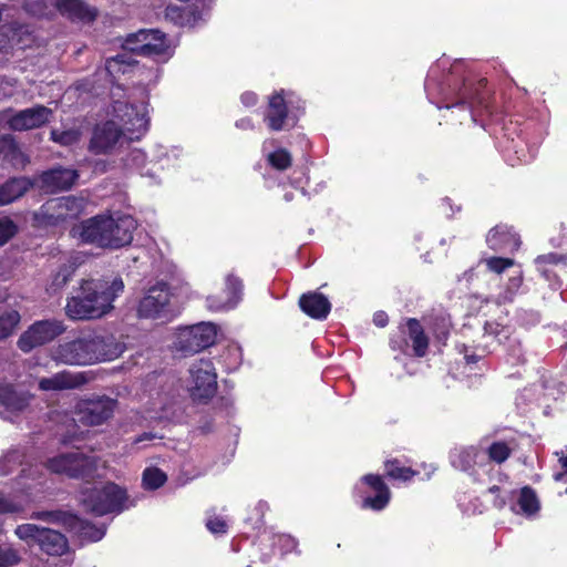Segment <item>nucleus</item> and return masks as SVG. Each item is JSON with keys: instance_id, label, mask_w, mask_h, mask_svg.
Wrapping results in <instances>:
<instances>
[{"instance_id": "nucleus-1", "label": "nucleus", "mask_w": 567, "mask_h": 567, "mask_svg": "<svg viewBox=\"0 0 567 567\" xmlns=\"http://www.w3.org/2000/svg\"><path fill=\"white\" fill-rule=\"evenodd\" d=\"M123 290L120 277L82 280L76 293L68 299L65 313L73 320L100 319L113 310Z\"/></svg>"}, {"instance_id": "nucleus-2", "label": "nucleus", "mask_w": 567, "mask_h": 567, "mask_svg": "<svg viewBox=\"0 0 567 567\" xmlns=\"http://www.w3.org/2000/svg\"><path fill=\"white\" fill-rule=\"evenodd\" d=\"M124 344L112 334L86 332L60 344L54 359L70 365H85L99 361H112L124 352Z\"/></svg>"}, {"instance_id": "nucleus-3", "label": "nucleus", "mask_w": 567, "mask_h": 567, "mask_svg": "<svg viewBox=\"0 0 567 567\" xmlns=\"http://www.w3.org/2000/svg\"><path fill=\"white\" fill-rule=\"evenodd\" d=\"M135 228L136 221L131 216L115 219L112 216L99 215L73 227L71 234L82 243L102 248H120L132 241Z\"/></svg>"}, {"instance_id": "nucleus-4", "label": "nucleus", "mask_w": 567, "mask_h": 567, "mask_svg": "<svg viewBox=\"0 0 567 567\" xmlns=\"http://www.w3.org/2000/svg\"><path fill=\"white\" fill-rule=\"evenodd\" d=\"M80 499L87 512L97 516L128 508L126 491L114 483L86 488Z\"/></svg>"}, {"instance_id": "nucleus-5", "label": "nucleus", "mask_w": 567, "mask_h": 567, "mask_svg": "<svg viewBox=\"0 0 567 567\" xmlns=\"http://www.w3.org/2000/svg\"><path fill=\"white\" fill-rule=\"evenodd\" d=\"M48 468L54 473L65 474L70 477L91 478L100 476V470L105 463L95 456H85L81 452L60 454L48 461Z\"/></svg>"}, {"instance_id": "nucleus-6", "label": "nucleus", "mask_w": 567, "mask_h": 567, "mask_svg": "<svg viewBox=\"0 0 567 567\" xmlns=\"http://www.w3.org/2000/svg\"><path fill=\"white\" fill-rule=\"evenodd\" d=\"M117 401L107 395L82 398L73 406V421L84 426H100L111 420Z\"/></svg>"}, {"instance_id": "nucleus-7", "label": "nucleus", "mask_w": 567, "mask_h": 567, "mask_svg": "<svg viewBox=\"0 0 567 567\" xmlns=\"http://www.w3.org/2000/svg\"><path fill=\"white\" fill-rule=\"evenodd\" d=\"M186 389L193 401L208 402L217 391V374L213 362L208 359L194 361L188 370Z\"/></svg>"}, {"instance_id": "nucleus-8", "label": "nucleus", "mask_w": 567, "mask_h": 567, "mask_svg": "<svg viewBox=\"0 0 567 567\" xmlns=\"http://www.w3.org/2000/svg\"><path fill=\"white\" fill-rule=\"evenodd\" d=\"M114 121L131 134L130 138H140L150 125L148 104L145 100L138 102L115 101L112 106Z\"/></svg>"}, {"instance_id": "nucleus-9", "label": "nucleus", "mask_w": 567, "mask_h": 567, "mask_svg": "<svg viewBox=\"0 0 567 567\" xmlns=\"http://www.w3.org/2000/svg\"><path fill=\"white\" fill-rule=\"evenodd\" d=\"M14 534L28 545L38 544L50 556H62L68 551V540L61 533L35 524L19 525Z\"/></svg>"}, {"instance_id": "nucleus-10", "label": "nucleus", "mask_w": 567, "mask_h": 567, "mask_svg": "<svg viewBox=\"0 0 567 567\" xmlns=\"http://www.w3.org/2000/svg\"><path fill=\"white\" fill-rule=\"evenodd\" d=\"M125 51L137 53L154 59L167 58L171 55L169 42L166 35L158 30H140L130 33L122 42Z\"/></svg>"}, {"instance_id": "nucleus-11", "label": "nucleus", "mask_w": 567, "mask_h": 567, "mask_svg": "<svg viewBox=\"0 0 567 567\" xmlns=\"http://www.w3.org/2000/svg\"><path fill=\"white\" fill-rule=\"evenodd\" d=\"M217 328L210 322H200L178 329L174 347L184 354L197 353L216 341Z\"/></svg>"}, {"instance_id": "nucleus-12", "label": "nucleus", "mask_w": 567, "mask_h": 567, "mask_svg": "<svg viewBox=\"0 0 567 567\" xmlns=\"http://www.w3.org/2000/svg\"><path fill=\"white\" fill-rule=\"evenodd\" d=\"M171 295L165 284H157L151 287L140 300L137 316L143 319L171 320Z\"/></svg>"}, {"instance_id": "nucleus-13", "label": "nucleus", "mask_w": 567, "mask_h": 567, "mask_svg": "<svg viewBox=\"0 0 567 567\" xmlns=\"http://www.w3.org/2000/svg\"><path fill=\"white\" fill-rule=\"evenodd\" d=\"M49 2L53 4L61 14L71 20L90 22L96 17V10L81 0H54V2L51 0H27L25 9L34 16H44L47 14Z\"/></svg>"}, {"instance_id": "nucleus-14", "label": "nucleus", "mask_w": 567, "mask_h": 567, "mask_svg": "<svg viewBox=\"0 0 567 567\" xmlns=\"http://www.w3.org/2000/svg\"><path fill=\"white\" fill-rule=\"evenodd\" d=\"M64 330L63 323L58 320L37 321L20 336L18 347L25 353L30 352L37 347L51 342L62 334Z\"/></svg>"}, {"instance_id": "nucleus-15", "label": "nucleus", "mask_w": 567, "mask_h": 567, "mask_svg": "<svg viewBox=\"0 0 567 567\" xmlns=\"http://www.w3.org/2000/svg\"><path fill=\"white\" fill-rule=\"evenodd\" d=\"M52 111L43 105H37L19 112L4 111L1 120L12 131H29L38 128L50 121Z\"/></svg>"}, {"instance_id": "nucleus-16", "label": "nucleus", "mask_w": 567, "mask_h": 567, "mask_svg": "<svg viewBox=\"0 0 567 567\" xmlns=\"http://www.w3.org/2000/svg\"><path fill=\"white\" fill-rule=\"evenodd\" d=\"M358 493L362 495V507L372 511H381L390 502L391 493L379 475H364L355 486Z\"/></svg>"}, {"instance_id": "nucleus-17", "label": "nucleus", "mask_w": 567, "mask_h": 567, "mask_svg": "<svg viewBox=\"0 0 567 567\" xmlns=\"http://www.w3.org/2000/svg\"><path fill=\"white\" fill-rule=\"evenodd\" d=\"M32 399L29 391L0 382V415L4 420L13 421L30 406Z\"/></svg>"}, {"instance_id": "nucleus-18", "label": "nucleus", "mask_w": 567, "mask_h": 567, "mask_svg": "<svg viewBox=\"0 0 567 567\" xmlns=\"http://www.w3.org/2000/svg\"><path fill=\"white\" fill-rule=\"evenodd\" d=\"M86 206L82 197L66 196L52 199L42 206V214L48 217V223L56 225L68 219L80 216Z\"/></svg>"}, {"instance_id": "nucleus-19", "label": "nucleus", "mask_w": 567, "mask_h": 567, "mask_svg": "<svg viewBox=\"0 0 567 567\" xmlns=\"http://www.w3.org/2000/svg\"><path fill=\"white\" fill-rule=\"evenodd\" d=\"M281 93H275L269 97L267 111L264 121L267 123L271 131H282L296 123L295 116L288 111V105L292 103V94L287 96Z\"/></svg>"}, {"instance_id": "nucleus-20", "label": "nucleus", "mask_w": 567, "mask_h": 567, "mask_svg": "<svg viewBox=\"0 0 567 567\" xmlns=\"http://www.w3.org/2000/svg\"><path fill=\"white\" fill-rule=\"evenodd\" d=\"M241 280L233 275L225 279V289L218 295L208 296L206 306L210 311L223 312L234 309L241 300Z\"/></svg>"}, {"instance_id": "nucleus-21", "label": "nucleus", "mask_w": 567, "mask_h": 567, "mask_svg": "<svg viewBox=\"0 0 567 567\" xmlns=\"http://www.w3.org/2000/svg\"><path fill=\"white\" fill-rule=\"evenodd\" d=\"M123 131L114 120L97 124L93 131L90 148L102 154L112 151L121 141Z\"/></svg>"}, {"instance_id": "nucleus-22", "label": "nucleus", "mask_w": 567, "mask_h": 567, "mask_svg": "<svg viewBox=\"0 0 567 567\" xmlns=\"http://www.w3.org/2000/svg\"><path fill=\"white\" fill-rule=\"evenodd\" d=\"M87 382L84 372L61 371L48 378H41L38 386L41 391H64L80 388Z\"/></svg>"}, {"instance_id": "nucleus-23", "label": "nucleus", "mask_w": 567, "mask_h": 567, "mask_svg": "<svg viewBox=\"0 0 567 567\" xmlns=\"http://www.w3.org/2000/svg\"><path fill=\"white\" fill-rule=\"evenodd\" d=\"M79 175L71 168L58 167L44 172L41 176L43 187L49 192L66 190L73 186Z\"/></svg>"}, {"instance_id": "nucleus-24", "label": "nucleus", "mask_w": 567, "mask_h": 567, "mask_svg": "<svg viewBox=\"0 0 567 567\" xmlns=\"http://www.w3.org/2000/svg\"><path fill=\"white\" fill-rule=\"evenodd\" d=\"M486 241L491 249L499 251L516 250L520 244L517 234L505 225H499L491 229Z\"/></svg>"}, {"instance_id": "nucleus-25", "label": "nucleus", "mask_w": 567, "mask_h": 567, "mask_svg": "<svg viewBox=\"0 0 567 567\" xmlns=\"http://www.w3.org/2000/svg\"><path fill=\"white\" fill-rule=\"evenodd\" d=\"M301 310L313 319H326L331 310L329 300L321 293H305L299 299Z\"/></svg>"}, {"instance_id": "nucleus-26", "label": "nucleus", "mask_w": 567, "mask_h": 567, "mask_svg": "<svg viewBox=\"0 0 567 567\" xmlns=\"http://www.w3.org/2000/svg\"><path fill=\"white\" fill-rule=\"evenodd\" d=\"M32 187L27 177H14L0 185V206H6L22 197Z\"/></svg>"}, {"instance_id": "nucleus-27", "label": "nucleus", "mask_w": 567, "mask_h": 567, "mask_svg": "<svg viewBox=\"0 0 567 567\" xmlns=\"http://www.w3.org/2000/svg\"><path fill=\"white\" fill-rule=\"evenodd\" d=\"M0 156L16 168H23L29 162L11 135L0 137Z\"/></svg>"}, {"instance_id": "nucleus-28", "label": "nucleus", "mask_w": 567, "mask_h": 567, "mask_svg": "<svg viewBox=\"0 0 567 567\" xmlns=\"http://www.w3.org/2000/svg\"><path fill=\"white\" fill-rule=\"evenodd\" d=\"M536 267L546 280L557 278L559 272L566 268V258L554 252L538 256L535 259Z\"/></svg>"}, {"instance_id": "nucleus-29", "label": "nucleus", "mask_w": 567, "mask_h": 567, "mask_svg": "<svg viewBox=\"0 0 567 567\" xmlns=\"http://www.w3.org/2000/svg\"><path fill=\"white\" fill-rule=\"evenodd\" d=\"M408 336L412 341L414 354L424 357L429 347V339L424 330L416 319H409L406 321Z\"/></svg>"}, {"instance_id": "nucleus-30", "label": "nucleus", "mask_w": 567, "mask_h": 567, "mask_svg": "<svg viewBox=\"0 0 567 567\" xmlns=\"http://www.w3.org/2000/svg\"><path fill=\"white\" fill-rule=\"evenodd\" d=\"M518 513L532 517L536 515L540 508L539 501L535 492L530 487H523L517 498Z\"/></svg>"}, {"instance_id": "nucleus-31", "label": "nucleus", "mask_w": 567, "mask_h": 567, "mask_svg": "<svg viewBox=\"0 0 567 567\" xmlns=\"http://www.w3.org/2000/svg\"><path fill=\"white\" fill-rule=\"evenodd\" d=\"M82 134V125L75 123L63 130L53 128L51 131V140L62 146H71L80 141Z\"/></svg>"}, {"instance_id": "nucleus-32", "label": "nucleus", "mask_w": 567, "mask_h": 567, "mask_svg": "<svg viewBox=\"0 0 567 567\" xmlns=\"http://www.w3.org/2000/svg\"><path fill=\"white\" fill-rule=\"evenodd\" d=\"M477 450L473 446H470L452 452L451 463L455 468L467 471L477 462Z\"/></svg>"}, {"instance_id": "nucleus-33", "label": "nucleus", "mask_w": 567, "mask_h": 567, "mask_svg": "<svg viewBox=\"0 0 567 567\" xmlns=\"http://www.w3.org/2000/svg\"><path fill=\"white\" fill-rule=\"evenodd\" d=\"M134 69H136V65H134L133 61L126 52L107 59L105 64V70L112 78H116V75L120 73H128Z\"/></svg>"}, {"instance_id": "nucleus-34", "label": "nucleus", "mask_w": 567, "mask_h": 567, "mask_svg": "<svg viewBox=\"0 0 567 567\" xmlns=\"http://www.w3.org/2000/svg\"><path fill=\"white\" fill-rule=\"evenodd\" d=\"M523 284V272L522 270L517 269L513 271L512 277L508 279V282L506 287L504 288V291L501 292L497 297L498 303H504L512 301L516 293L518 292L520 286Z\"/></svg>"}, {"instance_id": "nucleus-35", "label": "nucleus", "mask_w": 567, "mask_h": 567, "mask_svg": "<svg viewBox=\"0 0 567 567\" xmlns=\"http://www.w3.org/2000/svg\"><path fill=\"white\" fill-rule=\"evenodd\" d=\"M166 474L156 467H148L143 473V486L146 489H156L166 482Z\"/></svg>"}, {"instance_id": "nucleus-36", "label": "nucleus", "mask_w": 567, "mask_h": 567, "mask_svg": "<svg viewBox=\"0 0 567 567\" xmlns=\"http://www.w3.org/2000/svg\"><path fill=\"white\" fill-rule=\"evenodd\" d=\"M20 321L18 311L11 310L0 316V340L9 337Z\"/></svg>"}, {"instance_id": "nucleus-37", "label": "nucleus", "mask_w": 567, "mask_h": 567, "mask_svg": "<svg viewBox=\"0 0 567 567\" xmlns=\"http://www.w3.org/2000/svg\"><path fill=\"white\" fill-rule=\"evenodd\" d=\"M267 159L272 167L279 171H285L291 165V155L284 148L268 154Z\"/></svg>"}, {"instance_id": "nucleus-38", "label": "nucleus", "mask_w": 567, "mask_h": 567, "mask_svg": "<svg viewBox=\"0 0 567 567\" xmlns=\"http://www.w3.org/2000/svg\"><path fill=\"white\" fill-rule=\"evenodd\" d=\"M22 455L19 451H11L0 458V474L7 475L12 468L21 464Z\"/></svg>"}, {"instance_id": "nucleus-39", "label": "nucleus", "mask_w": 567, "mask_h": 567, "mask_svg": "<svg viewBox=\"0 0 567 567\" xmlns=\"http://www.w3.org/2000/svg\"><path fill=\"white\" fill-rule=\"evenodd\" d=\"M20 561V554L11 546H0V567H12Z\"/></svg>"}, {"instance_id": "nucleus-40", "label": "nucleus", "mask_w": 567, "mask_h": 567, "mask_svg": "<svg viewBox=\"0 0 567 567\" xmlns=\"http://www.w3.org/2000/svg\"><path fill=\"white\" fill-rule=\"evenodd\" d=\"M18 231V226L9 217L0 218V246L8 243Z\"/></svg>"}, {"instance_id": "nucleus-41", "label": "nucleus", "mask_w": 567, "mask_h": 567, "mask_svg": "<svg viewBox=\"0 0 567 567\" xmlns=\"http://www.w3.org/2000/svg\"><path fill=\"white\" fill-rule=\"evenodd\" d=\"M486 267L489 271L495 274H502L507 268H512L514 266V260L511 258H502V257H491L484 260Z\"/></svg>"}, {"instance_id": "nucleus-42", "label": "nucleus", "mask_w": 567, "mask_h": 567, "mask_svg": "<svg viewBox=\"0 0 567 567\" xmlns=\"http://www.w3.org/2000/svg\"><path fill=\"white\" fill-rule=\"evenodd\" d=\"M511 454V449L504 442H495L488 447V455L491 460L502 463L507 460Z\"/></svg>"}, {"instance_id": "nucleus-43", "label": "nucleus", "mask_w": 567, "mask_h": 567, "mask_svg": "<svg viewBox=\"0 0 567 567\" xmlns=\"http://www.w3.org/2000/svg\"><path fill=\"white\" fill-rule=\"evenodd\" d=\"M80 533L84 538H86L91 542H97L103 538V536L105 534V528L97 527L90 523L83 522V523H81Z\"/></svg>"}, {"instance_id": "nucleus-44", "label": "nucleus", "mask_w": 567, "mask_h": 567, "mask_svg": "<svg viewBox=\"0 0 567 567\" xmlns=\"http://www.w3.org/2000/svg\"><path fill=\"white\" fill-rule=\"evenodd\" d=\"M385 467L386 474L394 480L408 481L413 476L410 468L399 467L394 462L386 463Z\"/></svg>"}, {"instance_id": "nucleus-45", "label": "nucleus", "mask_w": 567, "mask_h": 567, "mask_svg": "<svg viewBox=\"0 0 567 567\" xmlns=\"http://www.w3.org/2000/svg\"><path fill=\"white\" fill-rule=\"evenodd\" d=\"M206 526L213 534H224L227 532V523L220 517H210L207 520Z\"/></svg>"}, {"instance_id": "nucleus-46", "label": "nucleus", "mask_w": 567, "mask_h": 567, "mask_svg": "<svg viewBox=\"0 0 567 567\" xmlns=\"http://www.w3.org/2000/svg\"><path fill=\"white\" fill-rule=\"evenodd\" d=\"M20 509H21L20 505H17V504L6 499L0 494V513H14V512H19Z\"/></svg>"}, {"instance_id": "nucleus-47", "label": "nucleus", "mask_w": 567, "mask_h": 567, "mask_svg": "<svg viewBox=\"0 0 567 567\" xmlns=\"http://www.w3.org/2000/svg\"><path fill=\"white\" fill-rule=\"evenodd\" d=\"M278 542L281 544L285 553L293 550L297 546V542L288 535L278 536Z\"/></svg>"}, {"instance_id": "nucleus-48", "label": "nucleus", "mask_w": 567, "mask_h": 567, "mask_svg": "<svg viewBox=\"0 0 567 567\" xmlns=\"http://www.w3.org/2000/svg\"><path fill=\"white\" fill-rule=\"evenodd\" d=\"M31 518L41 519L45 522H53L58 518V515L52 512H37L31 515Z\"/></svg>"}, {"instance_id": "nucleus-49", "label": "nucleus", "mask_w": 567, "mask_h": 567, "mask_svg": "<svg viewBox=\"0 0 567 567\" xmlns=\"http://www.w3.org/2000/svg\"><path fill=\"white\" fill-rule=\"evenodd\" d=\"M70 274L66 271H60L53 281V286L56 287V289L62 288L68 281H69Z\"/></svg>"}, {"instance_id": "nucleus-50", "label": "nucleus", "mask_w": 567, "mask_h": 567, "mask_svg": "<svg viewBox=\"0 0 567 567\" xmlns=\"http://www.w3.org/2000/svg\"><path fill=\"white\" fill-rule=\"evenodd\" d=\"M240 100L244 105L252 106L257 103V95L252 92H245L241 94Z\"/></svg>"}, {"instance_id": "nucleus-51", "label": "nucleus", "mask_w": 567, "mask_h": 567, "mask_svg": "<svg viewBox=\"0 0 567 567\" xmlns=\"http://www.w3.org/2000/svg\"><path fill=\"white\" fill-rule=\"evenodd\" d=\"M373 322L375 323V326L378 327H385L386 323H388V316L384 313V312H377L374 316H373Z\"/></svg>"}, {"instance_id": "nucleus-52", "label": "nucleus", "mask_w": 567, "mask_h": 567, "mask_svg": "<svg viewBox=\"0 0 567 567\" xmlns=\"http://www.w3.org/2000/svg\"><path fill=\"white\" fill-rule=\"evenodd\" d=\"M22 33V30H14L13 33H12V37L9 39V42L13 45V44H20L22 42V38H21V34Z\"/></svg>"}, {"instance_id": "nucleus-53", "label": "nucleus", "mask_w": 567, "mask_h": 567, "mask_svg": "<svg viewBox=\"0 0 567 567\" xmlns=\"http://www.w3.org/2000/svg\"><path fill=\"white\" fill-rule=\"evenodd\" d=\"M236 126L243 130L252 128V123L249 118H241L236 122Z\"/></svg>"}, {"instance_id": "nucleus-54", "label": "nucleus", "mask_w": 567, "mask_h": 567, "mask_svg": "<svg viewBox=\"0 0 567 567\" xmlns=\"http://www.w3.org/2000/svg\"><path fill=\"white\" fill-rule=\"evenodd\" d=\"M131 157H132L133 162H136V164H140L144 161V153L141 152L140 150H134L131 153Z\"/></svg>"}, {"instance_id": "nucleus-55", "label": "nucleus", "mask_w": 567, "mask_h": 567, "mask_svg": "<svg viewBox=\"0 0 567 567\" xmlns=\"http://www.w3.org/2000/svg\"><path fill=\"white\" fill-rule=\"evenodd\" d=\"M390 344H391V348H392V349H394V350H395V349H400V350H402V351H404V349H405V347H406V343L402 344V343H400V342H396V341H395V340H393V339L391 340Z\"/></svg>"}, {"instance_id": "nucleus-56", "label": "nucleus", "mask_w": 567, "mask_h": 567, "mask_svg": "<svg viewBox=\"0 0 567 567\" xmlns=\"http://www.w3.org/2000/svg\"><path fill=\"white\" fill-rule=\"evenodd\" d=\"M559 463H560L561 467L567 471V456H561L559 458Z\"/></svg>"}, {"instance_id": "nucleus-57", "label": "nucleus", "mask_w": 567, "mask_h": 567, "mask_svg": "<svg viewBox=\"0 0 567 567\" xmlns=\"http://www.w3.org/2000/svg\"><path fill=\"white\" fill-rule=\"evenodd\" d=\"M151 437H152V436H151L150 434H144L143 436L137 437V439L134 441V443H138V442H141V441H143V440H150Z\"/></svg>"}, {"instance_id": "nucleus-58", "label": "nucleus", "mask_w": 567, "mask_h": 567, "mask_svg": "<svg viewBox=\"0 0 567 567\" xmlns=\"http://www.w3.org/2000/svg\"><path fill=\"white\" fill-rule=\"evenodd\" d=\"M563 476H564L563 473H557V474H555V480L560 481L563 478Z\"/></svg>"}, {"instance_id": "nucleus-59", "label": "nucleus", "mask_w": 567, "mask_h": 567, "mask_svg": "<svg viewBox=\"0 0 567 567\" xmlns=\"http://www.w3.org/2000/svg\"><path fill=\"white\" fill-rule=\"evenodd\" d=\"M496 491H498V487H497V486H493V487H491V488H489V492H491V493H494V492H496Z\"/></svg>"}, {"instance_id": "nucleus-60", "label": "nucleus", "mask_w": 567, "mask_h": 567, "mask_svg": "<svg viewBox=\"0 0 567 567\" xmlns=\"http://www.w3.org/2000/svg\"><path fill=\"white\" fill-rule=\"evenodd\" d=\"M285 198H286V200H291V195L286 194V195H285Z\"/></svg>"}, {"instance_id": "nucleus-61", "label": "nucleus", "mask_w": 567, "mask_h": 567, "mask_svg": "<svg viewBox=\"0 0 567 567\" xmlns=\"http://www.w3.org/2000/svg\"><path fill=\"white\" fill-rule=\"evenodd\" d=\"M504 505H505V502H504V501H501V502L497 504V506H499V507H503Z\"/></svg>"}, {"instance_id": "nucleus-62", "label": "nucleus", "mask_w": 567, "mask_h": 567, "mask_svg": "<svg viewBox=\"0 0 567 567\" xmlns=\"http://www.w3.org/2000/svg\"><path fill=\"white\" fill-rule=\"evenodd\" d=\"M4 94H6V95H11V94H12V91L6 92Z\"/></svg>"}, {"instance_id": "nucleus-63", "label": "nucleus", "mask_w": 567, "mask_h": 567, "mask_svg": "<svg viewBox=\"0 0 567 567\" xmlns=\"http://www.w3.org/2000/svg\"><path fill=\"white\" fill-rule=\"evenodd\" d=\"M566 493H567V488H566Z\"/></svg>"}]
</instances>
